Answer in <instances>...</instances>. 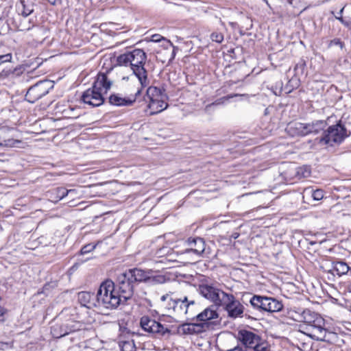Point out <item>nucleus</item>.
Returning a JSON list of instances; mask_svg holds the SVG:
<instances>
[{
  "instance_id": "40",
  "label": "nucleus",
  "mask_w": 351,
  "mask_h": 351,
  "mask_svg": "<svg viewBox=\"0 0 351 351\" xmlns=\"http://www.w3.org/2000/svg\"><path fill=\"white\" fill-rule=\"evenodd\" d=\"M210 38L213 42H215L217 43H221L224 39L223 34L219 32H213Z\"/></svg>"
},
{
  "instance_id": "19",
  "label": "nucleus",
  "mask_w": 351,
  "mask_h": 351,
  "mask_svg": "<svg viewBox=\"0 0 351 351\" xmlns=\"http://www.w3.org/2000/svg\"><path fill=\"white\" fill-rule=\"evenodd\" d=\"M288 130L291 132L292 135L298 136H306L308 135V131L306 128V123L295 122L289 123L288 125Z\"/></svg>"
},
{
  "instance_id": "2",
  "label": "nucleus",
  "mask_w": 351,
  "mask_h": 351,
  "mask_svg": "<svg viewBox=\"0 0 351 351\" xmlns=\"http://www.w3.org/2000/svg\"><path fill=\"white\" fill-rule=\"evenodd\" d=\"M112 82L108 79L106 73H98L92 88L87 89L82 95V101L91 106H101L104 101V95L110 88Z\"/></svg>"
},
{
  "instance_id": "45",
  "label": "nucleus",
  "mask_w": 351,
  "mask_h": 351,
  "mask_svg": "<svg viewBox=\"0 0 351 351\" xmlns=\"http://www.w3.org/2000/svg\"><path fill=\"white\" fill-rule=\"evenodd\" d=\"M151 40L153 42H155V43H158L161 40H167L160 34H154L152 36Z\"/></svg>"
},
{
  "instance_id": "27",
  "label": "nucleus",
  "mask_w": 351,
  "mask_h": 351,
  "mask_svg": "<svg viewBox=\"0 0 351 351\" xmlns=\"http://www.w3.org/2000/svg\"><path fill=\"white\" fill-rule=\"evenodd\" d=\"M344 10V7H343L337 14H335L333 11L331 12V14L334 15L335 18L339 21L341 24H343L345 27L348 29H351V17H343V12Z\"/></svg>"
},
{
  "instance_id": "35",
  "label": "nucleus",
  "mask_w": 351,
  "mask_h": 351,
  "mask_svg": "<svg viewBox=\"0 0 351 351\" xmlns=\"http://www.w3.org/2000/svg\"><path fill=\"white\" fill-rule=\"evenodd\" d=\"M241 95H239V94H230V95H228L227 96H224L217 100H216L215 102L210 104H208L206 106L205 109L206 110H208L212 106H214V105H219L221 104H223L225 101H228L230 99H232L234 97H238V96H241Z\"/></svg>"
},
{
  "instance_id": "55",
  "label": "nucleus",
  "mask_w": 351,
  "mask_h": 351,
  "mask_svg": "<svg viewBox=\"0 0 351 351\" xmlns=\"http://www.w3.org/2000/svg\"><path fill=\"white\" fill-rule=\"evenodd\" d=\"M336 263H341V264H343V263H345L343 261H337Z\"/></svg>"
},
{
  "instance_id": "52",
  "label": "nucleus",
  "mask_w": 351,
  "mask_h": 351,
  "mask_svg": "<svg viewBox=\"0 0 351 351\" xmlns=\"http://www.w3.org/2000/svg\"><path fill=\"white\" fill-rule=\"evenodd\" d=\"M167 42L171 45L173 46V43L170 40H167Z\"/></svg>"
},
{
  "instance_id": "39",
  "label": "nucleus",
  "mask_w": 351,
  "mask_h": 351,
  "mask_svg": "<svg viewBox=\"0 0 351 351\" xmlns=\"http://www.w3.org/2000/svg\"><path fill=\"white\" fill-rule=\"evenodd\" d=\"M121 351H135V346L133 341H125L119 344Z\"/></svg>"
},
{
  "instance_id": "24",
  "label": "nucleus",
  "mask_w": 351,
  "mask_h": 351,
  "mask_svg": "<svg viewBox=\"0 0 351 351\" xmlns=\"http://www.w3.org/2000/svg\"><path fill=\"white\" fill-rule=\"evenodd\" d=\"M268 300V306H267V309H265V311L274 313L278 312L282 309L283 305L280 301L273 298H269Z\"/></svg>"
},
{
  "instance_id": "8",
  "label": "nucleus",
  "mask_w": 351,
  "mask_h": 351,
  "mask_svg": "<svg viewBox=\"0 0 351 351\" xmlns=\"http://www.w3.org/2000/svg\"><path fill=\"white\" fill-rule=\"evenodd\" d=\"M119 287L117 291L123 302L130 299L133 295V282H130L127 275L123 272L118 276Z\"/></svg>"
},
{
  "instance_id": "25",
  "label": "nucleus",
  "mask_w": 351,
  "mask_h": 351,
  "mask_svg": "<svg viewBox=\"0 0 351 351\" xmlns=\"http://www.w3.org/2000/svg\"><path fill=\"white\" fill-rule=\"evenodd\" d=\"M22 71H21V68H18V67H16V68H14V69H3L1 73H0V79H5V78H8V77H14L16 76H18L20 75V73H21Z\"/></svg>"
},
{
  "instance_id": "57",
  "label": "nucleus",
  "mask_w": 351,
  "mask_h": 351,
  "mask_svg": "<svg viewBox=\"0 0 351 351\" xmlns=\"http://www.w3.org/2000/svg\"><path fill=\"white\" fill-rule=\"evenodd\" d=\"M139 93H140V91L138 90L137 93H136V95L139 94Z\"/></svg>"
},
{
  "instance_id": "20",
  "label": "nucleus",
  "mask_w": 351,
  "mask_h": 351,
  "mask_svg": "<svg viewBox=\"0 0 351 351\" xmlns=\"http://www.w3.org/2000/svg\"><path fill=\"white\" fill-rule=\"evenodd\" d=\"M327 125V122L324 120H316L311 123H306L308 134H317L319 132L324 130Z\"/></svg>"
},
{
  "instance_id": "43",
  "label": "nucleus",
  "mask_w": 351,
  "mask_h": 351,
  "mask_svg": "<svg viewBox=\"0 0 351 351\" xmlns=\"http://www.w3.org/2000/svg\"><path fill=\"white\" fill-rule=\"evenodd\" d=\"M12 60V55L10 53L0 55V65L5 62H10Z\"/></svg>"
},
{
  "instance_id": "50",
  "label": "nucleus",
  "mask_w": 351,
  "mask_h": 351,
  "mask_svg": "<svg viewBox=\"0 0 351 351\" xmlns=\"http://www.w3.org/2000/svg\"><path fill=\"white\" fill-rule=\"evenodd\" d=\"M47 1L51 5H56L58 1H60V0H47Z\"/></svg>"
},
{
  "instance_id": "11",
  "label": "nucleus",
  "mask_w": 351,
  "mask_h": 351,
  "mask_svg": "<svg viewBox=\"0 0 351 351\" xmlns=\"http://www.w3.org/2000/svg\"><path fill=\"white\" fill-rule=\"evenodd\" d=\"M236 338L247 350L252 349L258 341H260L261 337L252 331L242 329L238 331Z\"/></svg>"
},
{
  "instance_id": "38",
  "label": "nucleus",
  "mask_w": 351,
  "mask_h": 351,
  "mask_svg": "<svg viewBox=\"0 0 351 351\" xmlns=\"http://www.w3.org/2000/svg\"><path fill=\"white\" fill-rule=\"evenodd\" d=\"M34 27V25L32 24V22L30 20L27 21V18L23 17V21L20 23V24L18 26V29L19 31H27L31 29Z\"/></svg>"
},
{
  "instance_id": "15",
  "label": "nucleus",
  "mask_w": 351,
  "mask_h": 351,
  "mask_svg": "<svg viewBox=\"0 0 351 351\" xmlns=\"http://www.w3.org/2000/svg\"><path fill=\"white\" fill-rule=\"evenodd\" d=\"M16 8L18 13L25 19L34 12V4L32 0H20Z\"/></svg>"
},
{
  "instance_id": "54",
  "label": "nucleus",
  "mask_w": 351,
  "mask_h": 351,
  "mask_svg": "<svg viewBox=\"0 0 351 351\" xmlns=\"http://www.w3.org/2000/svg\"><path fill=\"white\" fill-rule=\"evenodd\" d=\"M230 82H230V85H232V84H236V83H237V82H233V81H230Z\"/></svg>"
},
{
  "instance_id": "21",
  "label": "nucleus",
  "mask_w": 351,
  "mask_h": 351,
  "mask_svg": "<svg viewBox=\"0 0 351 351\" xmlns=\"http://www.w3.org/2000/svg\"><path fill=\"white\" fill-rule=\"evenodd\" d=\"M177 307L175 309V312L178 314L186 315L189 313V308L191 305L195 304L194 301L189 302L187 297H184L183 299L176 300Z\"/></svg>"
},
{
  "instance_id": "51",
  "label": "nucleus",
  "mask_w": 351,
  "mask_h": 351,
  "mask_svg": "<svg viewBox=\"0 0 351 351\" xmlns=\"http://www.w3.org/2000/svg\"><path fill=\"white\" fill-rule=\"evenodd\" d=\"M239 233L238 232H234L232 234V237L234 238V239H237L239 237Z\"/></svg>"
},
{
  "instance_id": "23",
  "label": "nucleus",
  "mask_w": 351,
  "mask_h": 351,
  "mask_svg": "<svg viewBox=\"0 0 351 351\" xmlns=\"http://www.w3.org/2000/svg\"><path fill=\"white\" fill-rule=\"evenodd\" d=\"M199 324H184L179 328V332L182 335H193L201 331Z\"/></svg>"
},
{
  "instance_id": "1",
  "label": "nucleus",
  "mask_w": 351,
  "mask_h": 351,
  "mask_svg": "<svg viewBox=\"0 0 351 351\" xmlns=\"http://www.w3.org/2000/svg\"><path fill=\"white\" fill-rule=\"evenodd\" d=\"M146 60L147 54L141 49H135L121 54L117 59L119 65L130 67L142 87H146L149 84L147 71L145 68Z\"/></svg>"
},
{
  "instance_id": "18",
  "label": "nucleus",
  "mask_w": 351,
  "mask_h": 351,
  "mask_svg": "<svg viewBox=\"0 0 351 351\" xmlns=\"http://www.w3.org/2000/svg\"><path fill=\"white\" fill-rule=\"evenodd\" d=\"M135 101V98H124L119 94H112L109 97L110 104L117 106H131Z\"/></svg>"
},
{
  "instance_id": "14",
  "label": "nucleus",
  "mask_w": 351,
  "mask_h": 351,
  "mask_svg": "<svg viewBox=\"0 0 351 351\" xmlns=\"http://www.w3.org/2000/svg\"><path fill=\"white\" fill-rule=\"evenodd\" d=\"M187 244L189 247L187 252H193L197 254H201L205 250V242L200 237H189L187 239Z\"/></svg>"
},
{
  "instance_id": "13",
  "label": "nucleus",
  "mask_w": 351,
  "mask_h": 351,
  "mask_svg": "<svg viewBox=\"0 0 351 351\" xmlns=\"http://www.w3.org/2000/svg\"><path fill=\"white\" fill-rule=\"evenodd\" d=\"M217 305H212L206 308L202 312L197 315L196 319L202 322L199 324L202 327L204 325L208 326V323L213 319L218 318V313L217 312Z\"/></svg>"
},
{
  "instance_id": "58",
  "label": "nucleus",
  "mask_w": 351,
  "mask_h": 351,
  "mask_svg": "<svg viewBox=\"0 0 351 351\" xmlns=\"http://www.w3.org/2000/svg\"><path fill=\"white\" fill-rule=\"evenodd\" d=\"M3 21L2 18H0V21Z\"/></svg>"
},
{
  "instance_id": "32",
  "label": "nucleus",
  "mask_w": 351,
  "mask_h": 351,
  "mask_svg": "<svg viewBox=\"0 0 351 351\" xmlns=\"http://www.w3.org/2000/svg\"><path fill=\"white\" fill-rule=\"evenodd\" d=\"M69 105V103H66L64 101L57 103L56 105V107H55L56 114L60 115V116H61L62 118H63L64 116V112H66V108H68Z\"/></svg>"
},
{
  "instance_id": "41",
  "label": "nucleus",
  "mask_w": 351,
  "mask_h": 351,
  "mask_svg": "<svg viewBox=\"0 0 351 351\" xmlns=\"http://www.w3.org/2000/svg\"><path fill=\"white\" fill-rule=\"evenodd\" d=\"M162 306H164L168 312L171 311L175 312V309H176L177 307L176 300L169 298V300L167 301V304L166 305L165 304H162Z\"/></svg>"
},
{
  "instance_id": "16",
  "label": "nucleus",
  "mask_w": 351,
  "mask_h": 351,
  "mask_svg": "<svg viewBox=\"0 0 351 351\" xmlns=\"http://www.w3.org/2000/svg\"><path fill=\"white\" fill-rule=\"evenodd\" d=\"M124 273L130 280V282H132L133 283L136 282L144 281L149 278L148 272L137 268L129 269L128 271H125Z\"/></svg>"
},
{
  "instance_id": "22",
  "label": "nucleus",
  "mask_w": 351,
  "mask_h": 351,
  "mask_svg": "<svg viewBox=\"0 0 351 351\" xmlns=\"http://www.w3.org/2000/svg\"><path fill=\"white\" fill-rule=\"evenodd\" d=\"M268 297H263L260 295H254L250 299V304L251 305L257 309L265 311L267 309V306H268Z\"/></svg>"
},
{
  "instance_id": "12",
  "label": "nucleus",
  "mask_w": 351,
  "mask_h": 351,
  "mask_svg": "<svg viewBox=\"0 0 351 351\" xmlns=\"http://www.w3.org/2000/svg\"><path fill=\"white\" fill-rule=\"evenodd\" d=\"M309 330L308 335L312 339L320 341H326L328 331L325 328V322L322 317H317L314 321V325H312Z\"/></svg>"
},
{
  "instance_id": "53",
  "label": "nucleus",
  "mask_w": 351,
  "mask_h": 351,
  "mask_svg": "<svg viewBox=\"0 0 351 351\" xmlns=\"http://www.w3.org/2000/svg\"><path fill=\"white\" fill-rule=\"evenodd\" d=\"M164 263V261H163V260H161V261H157V263Z\"/></svg>"
},
{
  "instance_id": "49",
  "label": "nucleus",
  "mask_w": 351,
  "mask_h": 351,
  "mask_svg": "<svg viewBox=\"0 0 351 351\" xmlns=\"http://www.w3.org/2000/svg\"><path fill=\"white\" fill-rule=\"evenodd\" d=\"M69 191V194H71L73 195H77V191L75 189H67Z\"/></svg>"
},
{
  "instance_id": "7",
  "label": "nucleus",
  "mask_w": 351,
  "mask_h": 351,
  "mask_svg": "<svg viewBox=\"0 0 351 351\" xmlns=\"http://www.w3.org/2000/svg\"><path fill=\"white\" fill-rule=\"evenodd\" d=\"M199 289L202 295L213 302L217 306H221L224 298H227L228 293L208 285H202Z\"/></svg>"
},
{
  "instance_id": "4",
  "label": "nucleus",
  "mask_w": 351,
  "mask_h": 351,
  "mask_svg": "<svg viewBox=\"0 0 351 351\" xmlns=\"http://www.w3.org/2000/svg\"><path fill=\"white\" fill-rule=\"evenodd\" d=\"M148 98L147 108L150 114H158L168 107V96L164 88L149 86L146 92Z\"/></svg>"
},
{
  "instance_id": "42",
  "label": "nucleus",
  "mask_w": 351,
  "mask_h": 351,
  "mask_svg": "<svg viewBox=\"0 0 351 351\" xmlns=\"http://www.w3.org/2000/svg\"><path fill=\"white\" fill-rule=\"evenodd\" d=\"M333 46H338L342 49L343 48H344L345 44L340 38H335L330 40V42L328 43V47L329 48H330Z\"/></svg>"
},
{
  "instance_id": "9",
  "label": "nucleus",
  "mask_w": 351,
  "mask_h": 351,
  "mask_svg": "<svg viewBox=\"0 0 351 351\" xmlns=\"http://www.w3.org/2000/svg\"><path fill=\"white\" fill-rule=\"evenodd\" d=\"M227 298L221 302V306H225V308L230 317H241L243 313V306L239 301L235 300L233 295L227 294Z\"/></svg>"
},
{
  "instance_id": "5",
  "label": "nucleus",
  "mask_w": 351,
  "mask_h": 351,
  "mask_svg": "<svg viewBox=\"0 0 351 351\" xmlns=\"http://www.w3.org/2000/svg\"><path fill=\"white\" fill-rule=\"evenodd\" d=\"M350 132H348L344 125L341 123L329 126L324 130L322 137L320 138V143L324 144L341 143L346 138L349 136Z\"/></svg>"
},
{
  "instance_id": "56",
  "label": "nucleus",
  "mask_w": 351,
  "mask_h": 351,
  "mask_svg": "<svg viewBox=\"0 0 351 351\" xmlns=\"http://www.w3.org/2000/svg\"><path fill=\"white\" fill-rule=\"evenodd\" d=\"M348 289H349L350 292H351V284L349 285Z\"/></svg>"
},
{
  "instance_id": "31",
  "label": "nucleus",
  "mask_w": 351,
  "mask_h": 351,
  "mask_svg": "<svg viewBox=\"0 0 351 351\" xmlns=\"http://www.w3.org/2000/svg\"><path fill=\"white\" fill-rule=\"evenodd\" d=\"M79 108L69 105L66 112H64V116L63 118L65 119H75L80 116V113L77 112Z\"/></svg>"
},
{
  "instance_id": "3",
  "label": "nucleus",
  "mask_w": 351,
  "mask_h": 351,
  "mask_svg": "<svg viewBox=\"0 0 351 351\" xmlns=\"http://www.w3.org/2000/svg\"><path fill=\"white\" fill-rule=\"evenodd\" d=\"M96 302L95 306L107 309H114L120 304L124 303L112 280L101 283L96 295Z\"/></svg>"
},
{
  "instance_id": "37",
  "label": "nucleus",
  "mask_w": 351,
  "mask_h": 351,
  "mask_svg": "<svg viewBox=\"0 0 351 351\" xmlns=\"http://www.w3.org/2000/svg\"><path fill=\"white\" fill-rule=\"evenodd\" d=\"M21 143V141L20 140H15L13 138H8L5 139L0 142V146H5V147H18V145Z\"/></svg>"
},
{
  "instance_id": "29",
  "label": "nucleus",
  "mask_w": 351,
  "mask_h": 351,
  "mask_svg": "<svg viewBox=\"0 0 351 351\" xmlns=\"http://www.w3.org/2000/svg\"><path fill=\"white\" fill-rule=\"evenodd\" d=\"M295 171V176L298 179L308 177L311 172V167L306 165L299 167L296 169Z\"/></svg>"
},
{
  "instance_id": "6",
  "label": "nucleus",
  "mask_w": 351,
  "mask_h": 351,
  "mask_svg": "<svg viewBox=\"0 0 351 351\" xmlns=\"http://www.w3.org/2000/svg\"><path fill=\"white\" fill-rule=\"evenodd\" d=\"M51 88L49 81H40L29 87L25 95V100L33 104L46 95Z\"/></svg>"
},
{
  "instance_id": "34",
  "label": "nucleus",
  "mask_w": 351,
  "mask_h": 351,
  "mask_svg": "<svg viewBox=\"0 0 351 351\" xmlns=\"http://www.w3.org/2000/svg\"><path fill=\"white\" fill-rule=\"evenodd\" d=\"M254 351H269V346L267 342L263 340L261 338L260 341H258V343L254 346L252 348Z\"/></svg>"
},
{
  "instance_id": "36",
  "label": "nucleus",
  "mask_w": 351,
  "mask_h": 351,
  "mask_svg": "<svg viewBox=\"0 0 351 351\" xmlns=\"http://www.w3.org/2000/svg\"><path fill=\"white\" fill-rule=\"evenodd\" d=\"M99 241L94 243H88V244H86L85 245H84L82 248H81V250H80V254L81 255H84V254H87L90 252H91L92 251H93L97 245L99 244Z\"/></svg>"
},
{
  "instance_id": "30",
  "label": "nucleus",
  "mask_w": 351,
  "mask_h": 351,
  "mask_svg": "<svg viewBox=\"0 0 351 351\" xmlns=\"http://www.w3.org/2000/svg\"><path fill=\"white\" fill-rule=\"evenodd\" d=\"M303 317L304 322L308 324L311 328L312 325H314V321L315 320V318L319 316L317 314H315V313H312L309 310H306L304 311L303 312Z\"/></svg>"
},
{
  "instance_id": "48",
  "label": "nucleus",
  "mask_w": 351,
  "mask_h": 351,
  "mask_svg": "<svg viewBox=\"0 0 351 351\" xmlns=\"http://www.w3.org/2000/svg\"><path fill=\"white\" fill-rule=\"evenodd\" d=\"M169 298H171L170 297V295H169V294H166V295H163L161 297L160 300H161V301H162V302H166L167 300L168 301V300H169Z\"/></svg>"
},
{
  "instance_id": "33",
  "label": "nucleus",
  "mask_w": 351,
  "mask_h": 351,
  "mask_svg": "<svg viewBox=\"0 0 351 351\" xmlns=\"http://www.w3.org/2000/svg\"><path fill=\"white\" fill-rule=\"evenodd\" d=\"M305 192L311 193L313 199L316 201L322 199L324 195V192L322 189L313 190L311 189H306Z\"/></svg>"
},
{
  "instance_id": "46",
  "label": "nucleus",
  "mask_w": 351,
  "mask_h": 351,
  "mask_svg": "<svg viewBox=\"0 0 351 351\" xmlns=\"http://www.w3.org/2000/svg\"><path fill=\"white\" fill-rule=\"evenodd\" d=\"M225 351H247L245 347L241 343L234 346L233 348L226 350Z\"/></svg>"
},
{
  "instance_id": "44",
  "label": "nucleus",
  "mask_w": 351,
  "mask_h": 351,
  "mask_svg": "<svg viewBox=\"0 0 351 351\" xmlns=\"http://www.w3.org/2000/svg\"><path fill=\"white\" fill-rule=\"evenodd\" d=\"M51 333L53 335V336L56 338H60V337H62L63 336H65L66 335H67L69 333V332L67 331H64L62 332H60V333H58L56 332V326H53L51 329Z\"/></svg>"
},
{
  "instance_id": "26",
  "label": "nucleus",
  "mask_w": 351,
  "mask_h": 351,
  "mask_svg": "<svg viewBox=\"0 0 351 351\" xmlns=\"http://www.w3.org/2000/svg\"><path fill=\"white\" fill-rule=\"evenodd\" d=\"M350 270L349 265H335V267L332 269H329L328 271L334 276L337 275L341 276L342 275L346 274Z\"/></svg>"
},
{
  "instance_id": "10",
  "label": "nucleus",
  "mask_w": 351,
  "mask_h": 351,
  "mask_svg": "<svg viewBox=\"0 0 351 351\" xmlns=\"http://www.w3.org/2000/svg\"><path fill=\"white\" fill-rule=\"evenodd\" d=\"M141 326L145 331L162 336L169 332V330L167 328L147 316H144L141 319Z\"/></svg>"
},
{
  "instance_id": "28",
  "label": "nucleus",
  "mask_w": 351,
  "mask_h": 351,
  "mask_svg": "<svg viewBox=\"0 0 351 351\" xmlns=\"http://www.w3.org/2000/svg\"><path fill=\"white\" fill-rule=\"evenodd\" d=\"M51 195H55V201H58L69 195V191L64 187H57L50 191Z\"/></svg>"
},
{
  "instance_id": "17",
  "label": "nucleus",
  "mask_w": 351,
  "mask_h": 351,
  "mask_svg": "<svg viewBox=\"0 0 351 351\" xmlns=\"http://www.w3.org/2000/svg\"><path fill=\"white\" fill-rule=\"evenodd\" d=\"M78 301L84 306L90 307L91 305L97 304L96 295L87 291H82L78 293Z\"/></svg>"
},
{
  "instance_id": "47",
  "label": "nucleus",
  "mask_w": 351,
  "mask_h": 351,
  "mask_svg": "<svg viewBox=\"0 0 351 351\" xmlns=\"http://www.w3.org/2000/svg\"><path fill=\"white\" fill-rule=\"evenodd\" d=\"M5 312V308L0 306V322L4 321Z\"/></svg>"
}]
</instances>
